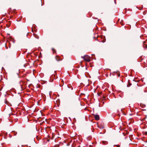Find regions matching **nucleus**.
I'll return each instance as SVG.
<instances>
[{"instance_id":"f257e3e1","label":"nucleus","mask_w":147,"mask_h":147,"mask_svg":"<svg viewBox=\"0 0 147 147\" xmlns=\"http://www.w3.org/2000/svg\"><path fill=\"white\" fill-rule=\"evenodd\" d=\"M81 57L86 62H89L90 61V58L88 55H86L83 57L82 56Z\"/></svg>"},{"instance_id":"f03ea898","label":"nucleus","mask_w":147,"mask_h":147,"mask_svg":"<svg viewBox=\"0 0 147 147\" xmlns=\"http://www.w3.org/2000/svg\"><path fill=\"white\" fill-rule=\"evenodd\" d=\"M94 118L95 119L98 120L99 119V117L98 115H94Z\"/></svg>"},{"instance_id":"7ed1b4c3","label":"nucleus","mask_w":147,"mask_h":147,"mask_svg":"<svg viewBox=\"0 0 147 147\" xmlns=\"http://www.w3.org/2000/svg\"><path fill=\"white\" fill-rule=\"evenodd\" d=\"M34 36L36 38H37V39H38V38H39V37L37 35H36V34H34Z\"/></svg>"},{"instance_id":"20e7f679","label":"nucleus","mask_w":147,"mask_h":147,"mask_svg":"<svg viewBox=\"0 0 147 147\" xmlns=\"http://www.w3.org/2000/svg\"><path fill=\"white\" fill-rule=\"evenodd\" d=\"M56 60L57 61H59L60 60L59 59V57H57V56L56 57Z\"/></svg>"},{"instance_id":"39448f33","label":"nucleus","mask_w":147,"mask_h":147,"mask_svg":"<svg viewBox=\"0 0 147 147\" xmlns=\"http://www.w3.org/2000/svg\"><path fill=\"white\" fill-rule=\"evenodd\" d=\"M52 50L54 53H56V50L52 48Z\"/></svg>"},{"instance_id":"423d86ee","label":"nucleus","mask_w":147,"mask_h":147,"mask_svg":"<svg viewBox=\"0 0 147 147\" xmlns=\"http://www.w3.org/2000/svg\"><path fill=\"white\" fill-rule=\"evenodd\" d=\"M78 103H79V104L80 105V101L79 100H78Z\"/></svg>"},{"instance_id":"0eeeda50","label":"nucleus","mask_w":147,"mask_h":147,"mask_svg":"<svg viewBox=\"0 0 147 147\" xmlns=\"http://www.w3.org/2000/svg\"><path fill=\"white\" fill-rule=\"evenodd\" d=\"M117 146L118 147H119V145H117Z\"/></svg>"}]
</instances>
